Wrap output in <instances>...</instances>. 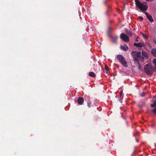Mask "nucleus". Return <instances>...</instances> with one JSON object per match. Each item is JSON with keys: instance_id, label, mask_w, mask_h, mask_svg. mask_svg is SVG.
Returning <instances> with one entry per match:
<instances>
[{"instance_id": "4be33fe9", "label": "nucleus", "mask_w": 156, "mask_h": 156, "mask_svg": "<svg viewBox=\"0 0 156 156\" xmlns=\"http://www.w3.org/2000/svg\"><path fill=\"white\" fill-rule=\"evenodd\" d=\"M145 58H144L142 57V58H141V61H142V62H144V59Z\"/></svg>"}, {"instance_id": "4468645a", "label": "nucleus", "mask_w": 156, "mask_h": 156, "mask_svg": "<svg viewBox=\"0 0 156 156\" xmlns=\"http://www.w3.org/2000/svg\"><path fill=\"white\" fill-rule=\"evenodd\" d=\"M91 104V101L90 100H88L87 102V105L88 107L90 108V107Z\"/></svg>"}, {"instance_id": "f257e3e1", "label": "nucleus", "mask_w": 156, "mask_h": 156, "mask_svg": "<svg viewBox=\"0 0 156 156\" xmlns=\"http://www.w3.org/2000/svg\"><path fill=\"white\" fill-rule=\"evenodd\" d=\"M135 5L142 12L145 14L147 18L151 22L154 21V20L151 16L147 12H145L147 9V6L143 4L139 0H135Z\"/></svg>"}, {"instance_id": "f3484780", "label": "nucleus", "mask_w": 156, "mask_h": 156, "mask_svg": "<svg viewBox=\"0 0 156 156\" xmlns=\"http://www.w3.org/2000/svg\"><path fill=\"white\" fill-rule=\"evenodd\" d=\"M152 62L155 66H156V59H154L152 61Z\"/></svg>"}, {"instance_id": "2f4dec72", "label": "nucleus", "mask_w": 156, "mask_h": 156, "mask_svg": "<svg viewBox=\"0 0 156 156\" xmlns=\"http://www.w3.org/2000/svg\"><path fill=\"white\" fill-rule=\"evenodd\" d=\"M106 1H105V2H104V3H106Z\"/></svg>"}, {"instance_id": "39448f33", "label": "nucleus", "mask_w": 156, "mask_h": 156, "mask_svg": "<svg viewBox=\"0 0 156 156\" xmlns=\"http://www.w3.org/2000/svg\"><path fill=\"white\" fill-rule=\"evenodd\" d=\"M131 54L133 57L140 58L141 56L140 51L137 52L136 51H133L132 52Z\"/></svg>"}, {"instance_id": "2eb2a0df", "label": "nucleus", "mask_w": 156, "mask_h": 156, "mask_svg": "<svg viewBox=\"0 0 156 156\" xmlns=\"http://www.w3.org/2000/svg\"><path fill=\"white\" fill-rule=\"evenodd\" d=\"M151 108H154L156 107V102H154V103L153 104H151Z\"/></svg>"}, {"instance_id": "ddd939ff", "label": "nucleus", "mask_w": 156, "mask_h": 156, "mask_svg": "<svg viewBox=\"0 0 156 156\" xmlns=\"http://www.w3.org/2000/svg\"><path fill=\"white\" fill-rule=\"evenodd\" d=\"M141 34H142V36L145 39H147L148 38V37L146 34L143 33H142Z\"/></svg>"}, {"instance_id": "7c9ffc66", "label": "nucleus", "mask_w": 156, "mask_h": 156, "mask_svg": "<svg viewBox=\"0 0 156 156\" xmlns=\"http://www.w3.org/2000/svg\"><path fill=\"white\" fill-rule=\"evenodd\" d=\"M113 42L114 43H116V40H115L114 41H113Z\"/></svg>"}, {"instance_id": "9d476101", "label": "nucleus", "mask_w": 156, "mask_h": 156, "mask_svg": "<svg viewBox=\"0 0 156 156\" xmlns=\"http://www.w3.org/2000/svg\"><path fill=\"white\" fill-rule=\"evenodd\" d=\"M142 57L147 59L148 58V55L147 53L145 51H142Z\"/></svg>"}, {"instance_id": "6ab92c4d", "label": "nucleus", "mask_w": 156, "mask_h": 156, "mask_svg": "<svg viewBox=\"0 0 156 156\" xmlns=\"http://www.w3.org/2000/svg\"><path fill=\"white\" fill-rule=\"evenodd\" d=\"M146 94V93L144 92H143L142 93L140 94V96L141 97H143L145 96Z\"/></svg>"}, {"instance_id": "6e6552de", "label": "nucleus", "mask_w": 156, "mask_h": 156, "mask_svg": "<svg viewBox=\"0 0 156 156\" xmlns=\"http://www.w3.org/2000/svg\"><path fill=\"white\" fill-rule=\"evenodd\" d=\"M84 101V99L83 97H79L77 99V103L80 105L83 104Z\"/></svg>"}, {"instance_id": "f03ea898", "label": "nucleus", "mask_w": 156, "mask_h": 156, "mask_svg": "<svg viewBox=\"0 0 156 156\" xmlns=\"http://www.w3.org/2000/svg\"><path fill=\"white\" fill-rule=\"evenodd\" d=\"M153 68L150 63H148L144 66V71L147 75H151L153 74Z\"/></svg>"}, {"instance_id": "7ed1b4c3", "label": "nucleus", "mask_w": 156, "mask_h": 156, "mask_svg": "<svg viewBox=\"0 0 156 156\" xmlns=\"http://www.w3.org/2000/svg\"><path fill=\"white\" fill-rule=\"evenodd\" d=\"M116 58L123 66L126 67H128L127 62L124 57L122 55H117Z\"/></svg>"}, {"instance_id": "c85d7f7f", "label": "nucleus", "mask_w": 156, "mask_h": 156, "mask_svg": "<svg viewBox=\"0 0 156 156\" xmlns=\"http://www.w3.org/2000/svg\"><path fill=\"white\" fill-rule=\"evenodd\" d=\"M147 45H148V46H150V45H151L149 43H147Z\"/></svg>"}, {"instance_id": "a878e982", "label": "nucleus", "mask_w": 156, "mask_h": 156, "mask_svg": "<svg viewBox=\"0 0 156 156\" xmlns=\"http://www.w3.org/2000/svg\"><path fill=\"white\" fill-rule=\"evenodd\" d=\"M153 70L156 72V67H155L154 68H153Z\"/></svg>"}, {"instance_id": "f8f14e48", "label": "nucleus", "mask_w": 156, "mask_h": 156, "mask_svg": "<svg viewBox=\"0 0 156 156\" xmlns=\"http://www.w3.org/2000/svg\"><path fill=\"white\" fill-rule=\"evenodd\" d=\"M89 75L92 77H94L96 76L95 73L92 72H90L89 73Z\"/></svg>"}, {"instance_id": "20e7f679", "label": "nucleus", "mask_w": 156, "mask_h": 156, "mask_svg": "<svg viewBox=\"0 0 156 156\" xmlns=\"http://www.w3.org/2000/svg\"><path fill=\"white\" fill-rule=\"evenodd\" d=\"M120 37L123 41L126 42L128 43L129 42V37L127 35L124 33H122L121 34L120 36Z\"/></svg>"}, {"instance_id": "5701e85b", "label": "nucleus", "mask_w": 156, "mask_h": 156, "mask_svg": "<svg viewBox=\"0 0 156 156\" xmlns=\"http://www.w3.org/2000/svg\"><path fill=\"white\" fill-rule=\"evenodd\" d=\"M153 98H154V99L153 101L156 102V96H154Z\"/></svg>"}, {"instance_id": "393cba45", "label": "nucleus", "mask_w": 156, "mask_h": 156, "mask_svg": "<svg viewBox=\"0 0 156 156\" xmlns=\"http://www.w3.org/2000/svg\"><path fill=\"white\" fill-rule=\"evenodd\" d=\"M95 66V65L94 64H93L91 65V67H93V69H95V68H94V66Z\"/></svg>"}, {"instance_id": "c756f323", "label": "nucleus", "mask_w": 156, "mask_h": 156, "mask_svg": "<svg viewBox=\"0 0 156 156\" xmlns=\"http://www.w3.org/2000/svg\"><path fill=\"white\" fill-rule=\"evenodd\" d=\"M108 12V10H107V11H106V14H107Z\"/></svg>"}, {"instance_id": "dca6fc26", "label": "nucleus", "mask_w": 156, "mask_h": 156, "mask_svg": "<svg viewBox=\"0 0 156 156\" xmlns=\"http://www.w3.org/2000/svg\"><path fill=\"white\" fill-rule=\"evenodd\" d=\"M133 60L137 64H138L139 63V61L138 59L135 57H133Z\"/></svg>"}, {"instance_id": "423d86ee", "label": "nucleus", "mask_w": 156, "mask_h": 156, "mask_svg": "<svg viewBox=\"0 0 156 156\" xmlns=\"http://www.w3.org/2000/svg\"><path fill=\"white\" fill-rule=\"evenodd\" d=\"M125 32L130 37H132L133 36L134 37H138V36H136L135 34H133V32L130 30H129L128 29H126L125 30Z\"/></svg>"}, {"instance_id": "b1692460", "label": "nucleus", "mask_w": 156, "mask_h": 156, "mask_svg": "<svg viewBox=\"0 0 156 156\" xmlns=\"http://www.w3.org/2000/svg\"><path fill=\"white\" fill-rule=\"evenodd\" d=\"M139 18L141 19V21H142V20L143 19V17L141 16H139Z\"/></svg>"}, {"instance_id": "cd10ccee", "label": "nucleus", "mask_w": 156, "mask_h": 156, "mask_svg": "<svg viewBox=\"0 0 156 156\" xmlns=\"http://www.w3.org/2000/svg\"><path fill=\"white\" fill-rule=\"evenodd\" d=\"M146 1H148V2H151L153 0H146Z\"/></svg>"}, {"instance_id": "a211bd4d", "label": "nucleus", "mask_w": 156, "mask_h": 156, "mask_svg": "<svg viewBox=\"0 0 156 156\" xmlns=\"http://www.w3.org/2000/svg\"><path fill=\"white\" fill-rule=\"evenodd\" d=\"M137 67L138 68V69L139 70H141L142 69L141 68L140 64V63H138L137 64Z\"/></svg>"}, {"instance_id": "412c9836", "label": "nucleus", "mask_w": 156, "mask_h": 156, "mask_svg": "<svg viewBox=\"0 0 156 156\" xmlns=\"http://www.w3.org/2000/svg\"><path fill=\"white\" fill-rule=\"evenodd\" d=\"M105 69L107 71H108L109 70L108 67L106 65H105Z\"/></svg>"}, {"instance_id": "473e14b6", "label": "nucleus", "mask_w": 156, "mask_h": 156, "mask_svg": "<svg viewBox=\"0 0 156 156\" xmlns=\"http://www.w3.org/2000/svg\"><path fill=\"white\" fill-rule=\"evenodd\" d=\"M100 44H101V43H100Z\"/></svg>"}, {"instance_id": "1a4fd4ad", "label": "nucleus", "mask_w": 156, "mask_h": 156, "mask_svg": "<svg viewBox=\"0 0 156 156\" xmlns=\"http://www.w3.org/2000/svg\"><path fill=\"white\" fill-rule=\"evenodd\" d=\"M120 49L124 51H127L129 49L128 47L126 44H124L123 45H121L120 46Z\"/></svg>"}, {"instance_id": "9b49d317", "label": "nucleus", "mask_w": 156, "mask_h": 156, "mask_svg": "<svg viewBox=\"0 0 156 156\" xmlns=\"http://www.w3.org/2000/svg\"><path fill=\"white\" fill-rule=\"evenodd\" d=\"M151 55L154 57H156V48H152L151 51Z\"/></svg>"}, {"instance_id": "aec40b11", "label": "nucleus", "mask_w": 156, "mask_h": 156, "mask_svg": "<svg viewBox=\"0 0 156 156\" xmlns=\"http://www.w3.org/2000/svg\"><path fill=\"white\" fill-rule=\"evenodd\" d=\"M151 111L154 114H156V107L155 108L152 110Z\"/></svg>"}, {"instance_id": "0eeeda50", "label": "nucleus", "mask_w": 156, "mask_h": 156, "mask_svg": "<svg viewBox=\"0 0 156 156\" xmlns=\"http://www.w3.org/2000/svg\"><path fill=\"white\" fill-rule=\"evenodd\" d=\"M133 45L137 47L142 48L144 46V43L140 42L139 43H134Z\"/></svg>"}, {"instance_id": "bb28decb", "label": "nucleus", "mask_w": 156, "mask_h": 156, "mask_svg": "<svg viewBox=\"0 0 156 156\" xmlns=\"http://www.w3.org/2000/svg\"><path fill=\"white\" fill-rule=\"evenodd\" d=\"M136 37V40H135V41H136V42H138V40L137 39V38H139V37Z\"/></svg>"}]
</instances>
